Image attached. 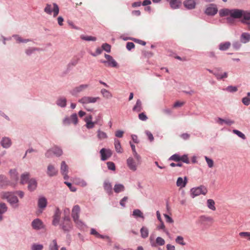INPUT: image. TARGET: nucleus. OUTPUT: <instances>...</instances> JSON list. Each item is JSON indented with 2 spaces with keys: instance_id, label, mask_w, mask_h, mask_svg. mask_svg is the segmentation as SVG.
<instances>
[{
  "instance_id": "obj_40",
  "label": "nucleus",
  "mask_w": 250,
  "mask_h": 250,
  "mask_svg": "<svg viewBox=\"0 0 250 250\" xmlns=\"http://www.w3.org/2000/svg\"><path fill=\"white\" fill-rule=\"evenodd\" d=\"M81 39L86 41H95L96 38L92 36L81 35Z\"/></svg>"
},
{
  "instance_id": "obj_26",
  "label": "nucleus",
  "mask_w": 250,
  "mask_h": 250,
  "mask_svg": "<svg viewBox=\"0 0 250 250\" xmlns=\"http://www.w3.org/2000/svg\"><path fill=\"white\" fill-rule=\"evenodd\" d=\"M8 185L9 181L7 178L3 175H0V188H3Z\"/></svg>"
},
{
  "instance_id": "obj_18",
  "label": "nucleus",
  "mask_w": 250,
  "mask_h": 250,
  "mask_svg": "<svg viewBox=\"0 0 250 250\" xmlns=\"http://www.w3.org/2000/svg\"><path fill=\"white\" fill-rule=\"evenodd\" d=\"M199 221L204 225H209L213 223V219L211 217L203 216L200 218Z\"/></svg>"
},
{
  "instance_id": "obj_15",
  "label": "nucleus",
  "mask_w": 250,
  "mask_h": 250,
  "mask_svg": "<svg viewBox=\"0 0 250 250\" xmlns=\"http://www.w3.org/2000/svg\"><path fill=\"white\" fill-rule=\"evenodd\" d=\"M187 183L188 178L187 177H185L184 179L182 177H179L176 182V185L181 188L185 187Z\"/></svg>"
},
{
  "instance_id": "obj_9",
  "label": "nucleus",
  "mask_w": 250,
  "mask_h": 250,
  "mask_svg": "<svg viewBox=\"0 0 250 250\" xmlns=\"http://www.w3.org/2000/svg\"><path fill=\"white\" fill-rule=\"evenodd\" d=\"M100 153L101 154V160L102 161H105L107 160L112 154V151L110 149H105L104 148H102L100 150Z\"/></svg>"
},
{
  "instance_id": "obj_38",
  "label": "nucleus",
  "mask_w": 250,
  "mask_h": 250,
  "mask_svg": "<svg viewBox=\"0 0 250 250\" xmlns=\"http://www.w3.org/2000/svg\"><path fill=\"white\" fill-rule=\"evenodd\" d=\"M52 150L54 154L57 156H60L62 154V150L60 148L56 146L52 148Z\"/></svg>"
},
{
  "instance_id": "obj_13",
  "label": "nucleus",
  "mask_w": 250,
  "mask_h": 250,
  "mask_svg": "<svg viewBox=\"0 0 250 250\" xmlns=\"http://www.w3.org/2000/svg\"><path fill=\"white\" fill-rule=\"evenodd\" d=\"M61 171L62 174L63 175L64 179H68V166L64 161H62L61 163Z\"/></svg>"
},
{
  "instance_id": "obj_29",
  "label": "nucleus",
  "mask_w": 250,
  "mask_h": 250,
  "mask_svg": "<svg viewBox=\"0 0 250 250\" xmlns=\"http://www.w3.org/2000/svg\"><path fill=\"white\" fill-rule=\"evenodd\" d=\"M10 174L12 183L14 184L17 182L18 180V175L16 170H11L10 171Z\"/></svg>"
},
{
  "instance_id": "obj_63",
  "label": "nucleus",
  "mask_w": 250,
  "mask_h": 250,
  "mask_svg": "<svg viewBox=\"0 0 250 250\" xmlns=\"http://www.w3.org/2000/svg\"><path fill=\"white\" fill-rule=\"evenodd\" d=\"M70 119H71L70 117L65 118L63 120V125H70L71 123Z\"/></svg>"
},
{
  "instance_id": "obj_12",
  "label": "nucleus",
  "mask_w": 250,
  "mask_h": 250,
  "mask_svg": "<svg viewBox=\"0 0 250 250\" xmlns=\"http://www.w3.org/2000/svg\"><path fill=\"white\" fill-rule=\"evenodd\" d=\"M243 10L240 9H231L230 10V17L235 18L239 19L242 17Z\"/></svg>"
},
{
  "instance_id": "obj_47",
  "label": "nucleus",
  "mask_w": 250,
  "mask_h": 250,
  "mask_svg": "<svg viewBox=\"0 0 250 250\" xmlns=\"http://www.w3.org/2000/svg\"><path fill=\"white\" fill-rule=\"evenodd\" d=\"M7 210V207L5 204H0V221L2 219L1 214L5 212Z\"/></svg>"
},
{
  "instance_id": "obj_51",
  "label": "nucleus",
  "mask_w": 250,
  "mask_h": 250,
  "mask_svg": "<svg viewBox=\"0 0 250 250\" xmlns=\"http://www.w3.org/2000/svg\"><path fill=\"white\" fill-rule=\"evenodd\" d=\"M180 156L179 155L175 154L172 155L169 159L175 162H180Z\"/></svg>"
},
{
  "instance_id": "obj_6",
  "label": "nucleus",
  "mask_w": 250,
  "mask_h": 250,
  "mask_svg": "<svg viewBox=\"0 0 250 250\" xmlns=\"http://www.w3.org/2000/svg\"><path fill=\"white\" fill-rule=\"evenodd\" d=\"M141 162V160L140 161L138 162L136 160H135L133 159L132 157H129L127 160V165L129 168L132 170V171H135L137 169V166L140 164Z\"/></svg>"
},
{
  "instance_id": "obj_19",
  "label": "nucleus",
  "mask_w": 250,
  "mask_h": 250,
  "mask_svg": "<svg viewBox=\"0 0 250 250\" xmlns=\"http://www.w3.org/2000/svg\"><path fill=\"white\" fill-rule=\"evenodd\" d=\"M61 216L60 210L57 208L53 216V224L56 226L59 224Z\"/></svg>"
},
{
  "instance_id": "obj_58",
  "label": "nucleus",
  "mask_w": 250,
  "mask_h": 250,
  "mask_svg": "<svg viewBox=\"0 0 250 250\" xmlns=\"http://www.w3.org/2000/svg\"><path fill=\"white\" fill-rule=\"evenodd\" d=\"M226 90L229 92H234L237 91V88L236 86H229L226 88Z\"/></svg>"
},
{
  "instance_id": "obj_11",
  "label": "nucleus",
  "mask_w": 250,
  "mask_h": 250,
  "mask_svg": "<svg viewBox=\"0 0 250 250\" xmlns=\"http://www.w3.org/2000/svg\"><path fill=\"white\" fill-rule=\"evenodd\" d=\"M218 11V9L216 5L214 4H210L208 6L205 10V13L209 16L215 15Z\"/></svg>"
},
{
  "instance_id": "obj_37",
  "label": "nucleus",
  "mask_w": 250,
  "mask_h": 250,
  "mask_svg": "<svg viewBox=\"0 0 250 250\" xmlns=\"http://www.w3.org/2000/svg\"><path fill=\"white\" fill-rule=\"evenodd\" d=\"M142 237L146 238L148 236V229L147 228L143 227L140 230Z\"/></svg>"
},
{
  "instance_id": "obj_54",
  "label": "nucleus",
  "mask_w": 250,
  "mask_h": 250,
  "mask_svg": "<svg viewBox=\"0 0 250 250\" xmlns=\"http://www.w3.org/2000/svg\"><path fill=\"white\" fill-rule=\"evenodd\" d=\"M183 162L187 164H189V160L188 159V156L186 155H184L182 156H180V162Z\"/></svg>"
},
{
  "instance_id": "obj_7",
  "label": "nucleus",
  "mask_w": 250,
  "mask_h": 250,
  "mask_svg": "<svg viewBox=\"0 0 250 250\" xmlns=\"http://www.w3.org/2000/svg\"><path fill=\"white\" fill-rule=\"evenodd\" d=\"M89 86L88 84H83L76 86L70 91V93L73 95L76 96L79 93L84 91Z\"/></svg>"
},
{
  "instance_id": "obj_24",
  "label": "nucleus",
  "mask_w": 250,
  "mask_h": 250,
  "mask_svg": "<svg viewBox=\"0 0 250 250\" xmlns=\"http://www.w3.org/2000/svg\"><path fill=\"white\" fill-rule=\"evenodd\" d=\"M113 190L116 193L124 191L125 190V186L121 184H116L115 185Z\"/></svg>"
},
{
  "instance_id": "obj_48",
  "label": "nucleus",
  "mask_w": 250,
  "mask_h": 250,
  "mask_svg": "<svg viewBox=\"0 0 250 250\" xmlns=\"http://www.w3.org/2000/svg\"><path fill=\"white\" fill-rule=\"evenodd\" d=\"M205 160L206 161V162L208 165V167L210 168H211L213 167L214 165V162L213 161L208 157L207 156L205 157Z\"/></svg>"
},
{
  "instance_id": "obj_25",
  "label": "nucleus",
  "mask_w": 250,
  "mask_h": 250,
  "mask_svg": "<svg viewBox=\"0 0 250 250\" xmlns=\"http://www.w3.org/2000/svg\"><path fill=\"white\" fill-rule=\"evenodd\" d=\"M115 148L117 153H122L123 152V149L121 146L120 142L118 139L114 140Z\"/></svg>"
},
{
  "instance_id": "obj_10",
  "label": "nucleus",
  "mask_w": 250,
  "mask_h": 250,
  "mask_svg": "<svg viewBox=\"0 0 250 250\" xmlns=\"http://www.w3.org/2000/svg\"><path fill=\"white\" fill-rule=\"evenodd\" d=\"M99 97H92L85 96L79 99L78 102L82 104L96 103Z\"/></svg>"
},
{
  "instance_id": "obj_61",
  "label": "nucleus",
  "mask_w": 250,
  "mask_h": 250,
  "mask_svg": "<svg viewBox=\"0 0 250 250\" xmlns=\"http://www.w3.org/2000/svg\"><path fill=\"white\" fill-rule=\"evenodd\" d=\"M124 132L123 131L118 130L115 132V135L117 137L122 138L123 136Z\"/></svg>"
},
{
  "instance_id": "obj_39",
  "label": "nucleus",
  "mask_w": 250,
  "mask_h": 250,
  "mask_svg": "<svg viewBox=\"0 0 250 250\" xmlns=\"http://www.w3.org/2000/svg\"><path fill=\"white\" fill-rule=\"evenodd\" d=\"M250 40V35L247 33H244L241 35V40L244 43L248 42Z\"/></svg>"
},
{
  "instance_id": "obj_28",
  "label": "nucleus",
  "mask_w": 250,
  "mask_h": 250,
  "mask_svg": "<svg viewBox=\"0 0 250 250\" xmlns=\"http://www.w3.org/2000/svg\"><path fill=\"white\" fill-rule=\"evenodd\" d=\"M130 144L132 150L133 155L134 157L135 160H136L138 162L140 161L141 157L136 152L135 145L132 144L131 142H130Z\"/></svg>"
},
{
  "instance_id": "obj_34",
  "label": "nucleus",
  "mask_w": 250,
  "mask_h": 250,
  "mask_svg": "<svg viewBox=\"0 0 250 250\" xmlns=\"http://www.w3.org/2000/svg\"><path fill=\"white\" fill-rule=\"evenodd\" d=\"M97 137L100 140H103L107 138L108 136L105 132L99 129L97 131Z\"/></svg>"
},
{
  "instance_id": "obj_16",
  "label": "nucleus",
  "mask_w": 250,
  "mask_h": 250,
  "mask_svg": "<svg viewBox=\"0 0 250 250\" xmlns=\"http://www.w3.org/2000/svg\"><path fill=\"white\" fill-rule=\"evenodd\" d=\"M103 187L105 192L109 195H111L113 193V189L111 183L107 181H105L103 184Z\"/></svg>"
},
{
  "instance_id": "obj_8",
  "label": "nucleus",
  "mask_w": 250,
  "mask_h": 250,
  "mask_svg": "<svg viewBox=\"0 0 250 250\" xmlns=\"http://www.w3.org/2000/svg\"><path fill=\"white\" fill-rule=\"evenodd\" d=\"M104 57L107 61H102V62L104 63L105 65L113 67H115L117 66V62L111 56L107 54H105Z\"/></svg>"
},
{
  "instance_id": "obj_59",
  "label": "nucleus",
  "mask_w": 250,
  "mask_h": 250,
  "mask_svg": "<svg viewBox=\"0 0 250 250\" xmlns=\"http://www.w3.org/2000/svg\"><path fill=\"white\" fill-rule=\"evenodd\" d=\"M103 49L104 50L107 52H109L110 51L111 46L110 45L107 43H104L102 45Z\"/></svg>"
},
{
  "instance_id": "obj_52",
  "label": "nucleus",
  "mask_w": 250,
  "mask_h": 250,
  "mask_svg": "<svg viewBox=\"0 0 250 250\" xmlns=\"http://www.w3.org/2000/svg\"><path fill=\"white\" fill-rule=\"evenodd\" d=\"M232 131L234 134L237 135L239 137L241 138L242 139H246L245 135L243 133L240 132V131L236 130V129H234V130H233Z\"/></svg>"
},
{
  "instance_id": "obj_33",
  "label": "nucleus",
  "mask_w": 250,
  "mask_h": 250,
  "mask_svg": "<svg viewBox=\"0 0 250 250\" xmlns=\"http://www.w3.org/2000/svg\"><path fill=\"white\" fill-rule=\"evenodd\" d=\"M230 45V43L229 42H223L219 44V48L220 50L225 51L229 49Z\"/></svg>"
},
{
  "instance_id": "obj_64",
  "label": "nucleus",
  "mask_w": 250,
  "mask_h": 250,
  "mask_svg": "<svg viewBox=\"0 0 250 250\" xmlns=\"http://www.w3.org/2000/svg\"><path fill=\"white\" fill-rule=\"evenodd\" d=\"M134 47H135V45H134V43H133L132 42H128L126 43V48L128 50H130L131 49L134 48Z\"/></svg>"
},
{
  "instance_id": "obj_60",
  "label": "nucleus",
  "mask_w": 250,
  "mask_h": 250,
  "mask_svg": "<svg viewBox=\"0 0 250 250\" xmlns=\"http://www.w3.org/2000/svg\"><path fill=\"white\" fill-rule=\"evenodd\" d=\"M139 118L140 120L145 121L147 119V117L144 113H141L139 114Z\"/></svg>"
},
{
  "instance_id": "obj_56",
  "label": "nucleus",
  "mask_w": 250,
  "mask_h": 250,
  "mask_svg": "<svg viewBox=\"0 0 250 250\" xmlns=\"http://www.w3.org/2000/svg\"><path fill=\"white\" fill-rule=\"evenodd\" d=\"M242 103L245 105H249L250 104V98L248 97H244L242 99Z\"/></svg>"
},
{
  "instance_id": "obj_22",
  "label": "nucleus",
  "mask_w": 250,
  "mask_h": 250,
  "mask_svg": "<svg viewBox=\"0 0 250 250\" xmlns=\"http://www.w3.org/2000/svg\"><path fill=\"white\" fill-rule=\"evenodd\" d=\"M172 9L178 8L181 5V1L180 0H167Z\"/></svg>"
},
{
  "instance_id": "obj_23",
  "label": "nucleus",
  "mask_w": 250,
  "mask_h": 250,
  "mask_svg": "<svg viewBox=\"0 0 250 250\" xmlns=\"http://www.w3.org/2000/svg\"><path fill=\"white\" fill-rule=\"evenodd\" d=\"M184 6L188 9L195 8L196 2L194 0H186L184 2Z\"/></svg>"
},
{
  "instance_id": "obj_43",
  "label": "nucleus",
  "mask_w": 250,
  "mask_h": 250,
  "mask_svg": "<svg viewBox=\"0 0 250 250\" xmlns=\"http://www.w3.org/2000/svg\"><path fill=\"white\" fill-rule=\"evenodd\" d=\"M101 92L105 98H109L112 97V95L110 92L105 89H102Z\"/></svg>"
},
{
  "instance_id": "obj_20",
  "label": "nucleus",
  "mask_w": 250,
  "mask_h": 250,
  "mask_svg": "<svg viewBox=\"0 0 250 250\" xmlns=\"http://www.w3.org/2000/svg\"><path fill=\"white\" fill-rule=\"evenodd\" d=\"M0 144L4 148H8L11 146L12 142L10 138L5 137L2 139Z\"/></svg>"
},
{
  "instance_id": "obj_50",
  "label": "nucleus",
  "mask_w": 250,
  "mask_h": 250,
  "mask_svg": "<svg viewBox=\"0 0 250 250\" xmlns=\"http://www.w3.org/2000/svg\"><path fill=\"white\" fill-rule=\"evenodd\" d=\"M175 241L177 243L179 244L182 245H185L186 243L184 241V238L183 237L181 236H178L176 238Z\"/></svg>"
},
{
  "instance_id": "obj_14",
  "label": "nucleus",
  "mask_w": 250,
  "mask_h": 250,
  "mask_svg": "<svg viewBox=\"0 0 250 250\" xmlns=\"http://www.w3.org/2000/svg\"><path fill=\"white\" fill-rule=\"evenodd\" d=\"M47 174L50 177L56 176L58 174V170L52 165H49L47 167Z\"/></svg>"
},
{
  "instance_id": "obj_21",
  "label": "nucleus",
  "mask_w": 250,
  "mask_h": 250,
  "mask_svg": "<svg viewBox=\"0 0 250 250\" xmlns=\"http://www.w3.org/2000/svg\"><path fill=\"white\" fill-rule=\"evenodd\" d=\"M27 183H28V189L29 190L32 191L36 188L37 183L34 179H30Z\"/></svg>"
},
{
  "instance_id": "obj_5",
  "label": "nucleus",
  "mask_w": 250,
  "mask_h": 250,
  "mask_svg": "<svg viewBox=\"0 0 250 250\" xmlns=\"http://www.w3.org/2000/svg\"><path fill=\"white\" fill-rule=\"evenodd\" d=\"M62 229L64 231H68L72 228V223L70 217L68 216H64L62 222L60 224Z\"/></svg>"
},
{
  "instance_id": "obj_44",
  "label": "nucleus",
  "mask_w": 250,
  "mask_h": 250,
  "mask_svg": "<svg viewBox=\"0 0 250 250\" xmlns=\"http://www.w3.org/2000/svg\"><path fill=\"white\" fill-rule=\"evenodd\" d=\"M70 121L71 123H73L74 125H77L78 122V119L77 115L76 113H74L72 114L70 117Z\"/></svg>"
},
{
  "instance_id": "obj_31",
  "label": "nucleus",
  "mask_w": 250,
  "mask_h": 250,
  "mask_svg": "<svg viewBox=\"0 0 250 250\" xmlns=\"http://www.w3.org/2000/svg\"><path fill=\"white\" fill-rule=\"evenodd\" d=\"M165 244V240L161 237H158L156 239V243L152 244L151 245L153 247L158 246H163Z\"/></svg>"
},
{
  "instance_id": "obj_49",
  "label": "nucleus",
  "mask_w": 250,
  "mask_h": 250,
  "mask_svg": "<svg viewBox=\"0 0 250 250\" xmlns=\"http://www.w3.org/2000/svg\"><path fill=\"white\" fill-rule=\"evenodd\" d=\"M239 234L241 237L246 238L248 240H250V232H241Z\"/></svg>"
},
{
  "instance_id": "obj_46",
  "label": "nucleus",
  "mask_w": 250,
  "mask_h": 250,
  "mask_svg": "<svg viewBox=\"0 0 250 250\" xmlns=\"http://www.w3.org/2000/svg\"><path fill=\"white\" fill-rule=\"evenodd\" d=\"M43 246L41 244H34L31 246V250H42Z\"/></svg>"
},
{
  "instance_id": "obj_27",
  "label": "nucleus",
  "mask_w": 250,
  "mask_h": 250,
  "mask_svg": "<svg viewBox=\"0 0 250 250\" xmlns=\"http://www.w3.org/2000/svg\"><path fill=\"white\" fill-rule=\"evenodd\" d=\"M142 109H143V108H142V102L140 100L138 99L135 105L133 107L132 110L134 111L139 112H140L142 110Z\"/></svg>"
},
{
  "instance_id": "obj_1",
  "label": "nucleus",
  "mask_w": 250,
  "mask_h": 250,
  "mask_svg": "<svg viewBox=\"0 0 250 250\" xmlns=\"http://www.w3.org/2000/svg\"><path fill=\"white\" fill-rule=\"evenodd\" d=\"M16 194L21 198L24 195L23 192L21 191L17 192ZM0 196L2 199L6 200L9 203H17L18 202L17 196L15 193L3 192L1 193Z\"/></svg>"
},
{
  "instance_id": "obj_41",
  "label": "nucleus",
  "mask_w": 250,
  "mask_h": 250,
  "mask_svg": "<svg viewBox=\"0 0 250 250\" xmlns=\"http://www.w3.org/2000/svg\"><path fill=\"white\" fill-rule=\"evenodd\" d=\"M90 234L95 236L97 238L104 239V236L100 234L95 229H91L90 230Z\"/></svg>"
},
{
  "instance_id": "obj_3",
  "label": "nucleus",
  "mask_w": 250,
  "mask_h": 250,
  "mask_svg": "<svg viewBox=\"0 0 250 250\" xmlns=\"http://www.w3.org/2000/svg\"><path fill=\"white\" fill-rule=\"evenodd\" d=\"M207 189L203 186L193 188L190 189V196L192 198H194L200 194L205 195L207 193Z\"/></svg>"
},
{
  "instance_id": "obj_57",
  "label": "nucleus",
  "mask_w": 250,
  "mask_h": 250,
  "mask_svg": "<svg viewBox=\"0 0 250 250\" xmlns=\"http://www.w3.org/2000/svg\"><path fill=\"white\" fill-rule=\"evenodd\" d=\"M107 166L108 167V168L109 169L112 170H115V166L114 163L112 162H108L107 163Z\"/></svg>"
},
{
  "instance_id": "obj_30",
  "label": "nucleus",
  "mask_w": 250,
  "mask_h": 250,
  "mask_svg": "<svg viewBox=\"0 0 250 250\" xmlns=\"http://www.w3.org/2000/svg\"><path fill=\"white\" fill-rule=\"evenodd\" d=\"M29 174L28 173H24L21 175L20 183L21 184H24L27 183L29 181Z\"/></svg>"
},
{
  "instance_id": "obj_32",
  "label": "nucleus",
  "mask_w": 250,
  "mask_h": 250,
  "mask_svg": "<svg viewBox=\"0 0 250 250\" xmlns=\"http://www.w3.org/2000/svg\"><path fill=\"white\" fill-rule=\"evenodd\" d=\"M56 104L62 107H64L66 105V99L65 98H60L57 101Z\"/></svg>"
},
{
  "instance_id": "obj_42",
  "label": "nucleus",
  "mask_w": 250,
  "mask_h": 250,
  "mask_svg": "<svg viewBox=\"0 0 250 250\" xmlns=\"http://www.w3.org/2000/svg\"><path fill=\"white\" fill-rule=\"evenodd\" d=\"M219 14L222 17L230 15V10L228 9L221 10L219 12Z\"/></svg>"
},
{
  "instance_id": "obj_45",
  "label": "nucleus",
  "mask_w": 250,
  "mask_h": 250,
  "mask_svg": "<svg viewBox=\"0 0 250 250\" xmlns=\"http://www.w3.org/2000/svg\"><path fill=\"white\" fill-rule=\"evenodd\" d=\"M133 215L136 217H139L144 219L143 213L139 209H135L133 212Z\"/></svg>"
},
{
  "instance_id": "obj_2",
  "label": "nucleus",
  "mask_w": 250,
  "mask_h": 250,
  "mask_svg": "<svg viewBox=\"0 0 250 250\" xmlns=\"http://www.w3.org/2000/svg\"><path fill=\"white\" fill-rule=\"evenodd\" d=\"M44 11L49 15H51L53 12V17H56L59 13V8L55 3H53L52 4H47L44 9Z\"/></svg>"
},
{
  "instance_id": "obj_62",
  "label": "nucleus",
  "mask_w": 250,
  "mask_h": 250,
  "mask_svg": "<svg viewBox=\"0 0 250 250\" xmlns=\"http://www.w3.org/2000/svg\"><path fill=\"white\" fill-rule=\"evenodd\" d=\"M64 184H65L69 188L71 191L74 192L76 190V188L75 187L72 186V184L70 183L65 182Z\"/></svg>"
},
{
  "instance_id": "obj_4",
  "label": "nucleus",
  "mask_w": 250,
  "mask_h": 250,
  "mask_svg": "<svg viewBox=\"0 0 250 250\" xmlns=\"http://www.w3.org/2000/svg\"><path fill=\"white\" fill-rule=\"evenodd\" d=\"M80 208L78 205L74 207L72 210V216L75 223L78 226L81 227L83 225V223L79 219Z\"/></svg>"
},
{
  "instance_id": "obj_17",
  "label": "nucleus",
  "mask_w": 250,
  "mask_h": 250,
  "mask_svg": "<svg viewBox=\"0 0 250 250\" xmlns=\"http://www.w3.org/2000/svg\"><path fill=\"white\" fill-rule=\"evenodd\" d=\"M32 226L35 229H41L43 227L42 222L39 219H36L33 221Z\"/></svg>"
},
{
  "instance_id": "obj_36",
  "label": "nucleus",
  "mask_w": 250,
  "mask_h": 250,
  "mask_svg": "<svg viewBox=\"0 0 250 250\" xmlns=\"http://www.w3.org/2000/svg\"><path fill=\"white\" fill-rule=\"evenodd\" d=\"M49 250H59V246H58L56 240H53L50 244Z\"/></svg>"
},
{
  "instance_id": "obj_35",
  "label": "nucleus",
  "mask_w": 250,
  "mask_h": 250,
  "mask_svg": "<svg viewBox=\"0 0 250 250\" xmlns=\"http://www.w3.org/2000/svg\"><path fill=\"white\" fill-rule=\"evenodd\" d=\"M242 17H243L242 22L244 23H247L248 21L250 20V12H247L243 10Z\"/></svg>"
},
{
  "instance_id": "obj_55",
  "label": "nucleus",
  "mask_w": 250,
  "mask_h": 250,
  "mask_svg": "<svg viewBox=\"0 0 250 250\" xmlns=\"http://www.w3.org/2000/svg\"><path fill=\"white\" fill-rule=\"evenodd\" d=\"M97 122H92V121H89V122H86V126L87 128H92L94 127V125H95V124L97 123Z\"/></svg>"
},
{
  "instance_id": "obj_53",
  "label": "nucleus",
  "mask_w": 250,
  "mask_h": 250,
  "mask_svg": "<svg viewBox=\"0 0 250 250\" xmlns=\"http://www.w3.org/2000/svg\"><path fill=\"white\" fill-rule=\"evenodd\" d=\"M46 204H39V209L37 211L38 215L42 213V210L45 208Z\"/></svg>"
}]
</instances>
